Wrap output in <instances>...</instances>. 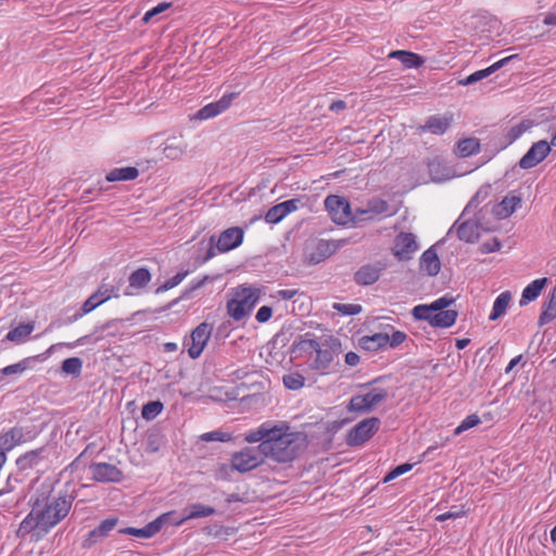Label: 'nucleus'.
I'll return each mask as SVG.
<instances>
[{
	"label": "nucleus",
	"instance_id": "f257e3e1",
	"mask_svg": "<svg viewBox=\"0 0 556 556\" xmlns=\"http://www.w3.org/2000/svg\"><path fill=\"white\" fill-rule=\"evenodd\" d=\"M243 440L250 444L260 443L266 458L288 463L298 456L304 437L300 432L291 431L286 421H265L247 432Z\"/></svg>",
	"mask_w": 556,
	"mask_h": 556
},
{
	"label": "nucleus",
	"instance_id": "f03ea898",
	"mask_svg": "<svg viewBox=\"0 0 556 556\" xmlns=\"http://www.w3.org/2000/svg\"><path fill=\"white\" fill-rule=\"evenodd\" d=\"M72 504L73 500L67 495H60L45 506H41L37 500L21 522L17 534L20 536L33 534L36 540L41 539L68 515Z\"/></svg>",
	"mask_w": 556,
	"mask_h": 556
},
{
	"label": "nucleus",
	"instance_id": "7ed1b4c3",
	"mask_svg": "<svg viewBox=\"0 0 556 556\" xmlns=\"http://www.w3.org/2000/svg\"><path fill=\"white\" fill-rule=\"evenodd\" d=\"M264 290L251 283H241L227 293V315L236 321L248 317L261 300Z\"/></svg>",
	"mask_w": 556,
	"mask_h": 556
},
{
	"label": "nucleus",
	"instance_id": "20e7f679",
	"mask_svg": "<svg viewBox=\"0 0 556 556\" xmlns=\"http://www.w3.org/2000/svg\"><path fill=\"white\" fill-rule=\"evenodd\" d=\"M266 456L261 444L256 446H244L231 455V468L240 473L256 469L266 462Z\"/></svg>",
	"mask_w": 556,
	"mask_h": 556
},
{
	"label": "nucleus",
	"instance_id": "39448f33",
	"mask_svg": "<svg viewBox=\"0 0 556 556\" xmlns=\"http://www.w3.org/2000/svg\"><path fill=\"white\" fill-rule=\"evenodd\" d=\"M298 349L306 353H315L316 357L313 363L314 369L323 374L327 372L334 355L331 348H323L319 342L314 339H304L298 343Z\"/></svg>",
	"mask_w": 556,
	"mask_h": 556
},
{
	"label": "nucleus",
	"instance_id": "423d86ee",
	"mask_svg": "<svg viewBox=\"0 0 556 556\" xmlns=\"http://www.w3.org/2000/svg\"><path fill=\"white\" fill-rule=\"evenodd\" d=\"M213 332V326L208 323H201L197 326L190 337L185 340L184 345L187 349L188 355L195 359L204 351Z\"/></svg>",
	"mask_w": 556,
	"mask_h": 556
},
{
	"label": "nucleus",
	"instance_id": "0eeeda50",
	"mask_svg": "<svg viewBox=\"0 0 556 556\" xmlns=\"http://www.w3.org/2000/svg\"><path fill=\"white\" fill-rule=\"evenodd\" d=\"M379 427L380 420L378 418H366L348 432L345 442L349 446H361L374 437Z\"/></svg>",
	"mask_w": 556,
	"mask_h": 556
},
{
	"label": "nucleus",
	"instance_id": "6e6552de",
	"mask_svg": "<svg viewBox=\"0 0 556 556\" xmlns=\"http://www.w3.org/2000/svg\"><path fill=\"white\" fill-rule=\"evenodd\" d=\"M418 249L416 236L413 232L401 231L395 236L391 251L397 261H409Z\"/></svg>",
	"mask_w": 556,
	"mask_h": 556
},
{
	"label": "nucleus",
	"instance_id": "1a4fd4ad",
	"mask_svg": "<svg viewBox=\"0 0 556 556\" xmlns=\"http://www.w3.org/2000/svg\"><path fill=\"white\" fill-rule=\"evenodd\" d=\"M325 206L336 224L346 225L352 220L351 206L345 198L336 194L328 195L325 200Z\"/></svg>",
	"mask_w": 556,
	"mask_h": 556
},
{
	"label": "nucleus",
	"instance_id": "9d476101",
	"mask_svg": "<svg viewBox=\"0 0 556 556\" xmlns=\"http://www.w3.org/2000/svg\"><path fill=\"white\" fill-rule=\"evenodd\" d=\"M387 397L383 389H372L371 391L352 396L348 409L349 412H368Z\"/></svg>",
	"mask_w": 556,
	"mask_h": 556
},
{
	"label": "nucleus",
	"instance_id": "9b49d317",
	"mask_svg": "<svg viewBox=\"0 0 556 556\" xmlns=\"http://www.w3.org/2000/svg\"><path fill=\"white\" fill-rule=\"evenodd\" d=\"M552 147L551 142H547L546 140H539L534 142L527 153L519 160V166L522 169H530L539 165L551 153Z\"/></svg>",
	"mask_w": 556,
	"mask_h": 556
},
{
	"label": "nucleus",
	"instance_id": "f8f14e48",
	"mask_svg": "<svg viewBox=\"0 0 556 556\" xmlns=\"http://www.w3.org/2000/svg\"><path fill=\"white\" fill-rule=\"evenodd\" d=\"M173 515V513H165L159 516L153 521L146 525L143 528H134L128 527L124 529H119L118 532L122 534H129L136 538H143L149 539L154 536L156 533L161 531L163 526L169 520V517Z\"/></svg>",
	"mask_w": 556,
	"mask_h": 556
},
{
	"label": "nucleus",
	"instance_id": "ddd939ff",
	"mask_svg": "<svg viewBox=\"0 0 556 556\" xmlns=\"http://www.w3.org/2000/svg\"><path fill=\"white\" fill-rule=\"evenodd\" d=\"M389 204L386 200L380 198L370 199L366 206L355 210V217L361 220L375 219L380 216H391L394 212H389Z\"/></svg>",
	"mask_w": 556,
	"mask_h": 556
},
{
	"label": "nucleus",
	"instance_id": "4468645a",
	"mask_svg": "<svg viewBox=\"0 0 556 556\" xmlns=\"http://www.w3.org/2000/svg\"><path fill=\"white\" fill-rule=\"evenodd\" d=\"M92 478L98 482H121L124 475L115 465L96 463L90 466Z\"/></svg>",
	"mask_w": 556,
	"mask_h": 556
},
{
	"label": "nucleus",
	"instance_id": "2eb2a0df",
	"mask_svg": "<svg viewBox=\"0 0 556 556\" xmlns=\"http://www.w3.org/2000/svg\"><path fill=\"white\" fill-rule=\"evenodd\" d=\"M244 238V231L240 227H230L224 230L216 242L218 252L226 253L238 248Z\"/></svg>",
	"mask_w": 556,
	"mask_h": 556
},
{
	"label": "nucleus",
	"instance_id": "dca6fc26",
	"mask_svg": "<svg viewBox=\"0 0 556 556\" xmlns=\"http://www.w3.org/2000/svg\"><path fill=\"white\" fill-rule=\"evenodd\" d=\"M235 97L236 93L224 94L218 101L204 105L197 112V118L203 121L219 115L230 106Z\"/></svg>",
	"mask_w": 556,
	"mask_h": 556
},
{
	"label": "nucleus",
	"instance_id": "f3484780",
	"mask_svg": "<svg viewBox=\"0 0 556 556\" xmlns=\"http://www.w3.org/2000/svg\"><path fill=\"white\" fill-rule=\"evenodd\" d=\"M384 269L386 264L382 262L366 264L355 273L354 279L358 285L369 286L375 283L380 278V275Z\"/></svg>",
	"mask_w": 556,
	"mask_h": 556
},
{
	"label": "nucleus",
	"instance_id": "a211bd4d",
	"mask_svg": "<svg viewBox=\"0 0 556 556\" xmlns=\"http://www.w3.org/2000/svg\"><path fill=\"white\" fill-rule=\"evenodd\" d=\"M298 210V200L292 199L270 207L266 215L265 220L268 224H277L282 220L287 215Z\"/></svg>",
	"mask_w": 556,
	"mask_h": 556
},
{
	"label": "nucleus",
	"instance_id": "6ab92c4d",
	"mask_svg": "<svg viewBox=\"0 0 556 556\" xmlns=\"http://www.w3.org/2000/svg\"><path fill=\"white\" fill-rule=\"evenodd\" d=\"M114 293L113 287L102 285L92 295H90L81 306L83 314L92 312L100 304L106 302Z\"/></svg>",
	"mask_w": 556,
	"mask_h": 556
},
{
	"label": "nucleus",
	"instance_id": "aec40b11",
	"mask_svg": "<svg viewBox=\"0 0 556 556\" xmlns=\"http://www.w3.org/2000/svg\"><path fill=\"white\" fill-rule=\"evenodd\" d=\"M520 204L521 198L515 193H509L494 206L493 213L497 218L504 219L509 217Z\"/></svg>",
	"mask_w": 556,
	"mask_h": 556
},
{
	"label": "nucleus",
	"instance_id": "412c9836",
	"mask_svg": "<svg viewBox=\"0 0 556 556\" xmlns=\"http://www.w3.org/2000/svg\"><path fill=\"white\" fill-rule=\"evenodd\" d=\"M517 55H509L507 58L501 59L500 61L493 63L491 66L477 71L469 76H467L465 79L460 80L459 83L464 86L475 84L479 80H482L496 72L497 70L502 68L505 64H507L510 60L515 59Z\"/></svg>",
	"mask_w": 556,
	"mask_h": 556
},
{
	"label": "nucleus",
	"instance_id": "4be33fe9",
	"mask_svg": "<svg viewBox=\"0 0 556 556\" xmlns=\"http://www.w3.org/2000/svg\"><path fill=\"white\" fill-rule=\"evenodd\" d=\"M23 430L22 428H11L10 430L0 434V451L10 452L15 446L22 443L23 440Z\"/></svg>",
	"mask_w": 556,
	"mask_h": 556
},
{
	"label": "nucleus",
	"instance_id": "5701e85b",
	"mask_svg": "<svg viewBox=\"0 0 556 556\" xmlns=\"http://www.w3.org/2000/svg\"><path fill=\"white\" fill-rule=\"evenodd\" d=\"M388 56L390 59H397L405 68H418L425 62L419 54L406 50L392 51Z\"/></svg>",
	"mask_w": 556,
	"mask_h": 556
},
{
	"label": "nucleus",
	"instance_id": "b1692460",
	"mask_svg": "<svg viewBox=\"0 0 556 556\" xmlns=\"http://www.w3.org/2000/svg\"><path fill=\"white\" fill-rule=\"evenodd\" d=\"M43 453L45 447H39L26 452L16 459V465L21 470L33 469L34 467L38 466L40 462L45 458Z\"/></svg>",
	"mask_w": 556,
	"mask_h": 556
},
{
	"label": "nucleus",
	"instance_id": "393cba45",
	"mask_svg": "<svg viewBox=\"0 0 556 556\" xmlns=\"http://www.w3.org/2000/svg\"><path fill=\"white\" fill-rule=\"evenodd\" d=\"M534 126V122L532 119L526 118L519 122L518 124L508 128L504 134V143L509 146L514 143L517 139H519L523 134L529 131Z\"/></svg>",
	"mask_w": 556,
	"mask_h": 556
},
{
	"label": "nucleus",
	"instance_id": "a878e982",
	"mask_svg": "<svg viewBox=\"0 0 556 556\" xmlns=\"http://www.w3.org/2000/svg\"><path fill=\"white\" fill-rule=\"evenodd\" d=\"M420 268L430 276H435L441 268L437 252L432 249L426 250L420 257Z\"/></svg>",
	"mask_w": 556,
	"mask_h": 556
},
{
	"label": "nucleus",
	"instance_id": "bb28decb",
	"mask_svg": "<svg viewBox=\"0 0 556 556\" xmlns=\"http://www.w3.org/2000/svg\"><path fill=\"white\" fill-rule=\"evenodd\" d=\"M451 123L452 115H434L428 118L422 129L434 135H442L448 129Z\"/></svg>",
	"mask_w": 556,
	"mask_h": 556
},
{
	"label": "nucleus",
	"instance_id": "cd10ccee",
	"mask_svg": "<svg viewBox=\"0 0 556 556\" xmlns=\"http://www.w3.org/2000/svg\"><path fill=\"white\" fill-rule=\"evenodd\" d=\"M547 281V278H540L530 282L522 291L520 305H526L539 298Z\"/></svg>",
	"mask_w": 556,
	"mask_h": 556
},
{
	"label": "nucleus",
	"instance_id": "c85d7f7f",
	"mask_svg": "<svg viewBox=\"0 0 556 556\" xmlns=\"http://www.w3.org/2000/svg\"><path fill=\"white\" fill-rule=\"evenodd\" d=\"M388 343L389 334L382 332L365 336L359 340L361 346L366 351H378L382 348H386Z\"/></svg>",
	"mask_w": 556,
	"mask_h": 556
},
{
	"label": "nucleus",
	"instance_id": "c756f323",
	"mask_svg": "<svg viewBox=\"0 0 556 556\" xmlns=\"http://www.w3.org/2000/svg\"><path fill=\"white\" fill-rule=\"evenodd\" d=\"M34 329H35V323L34 321H29L27 324H21L17 327H15L12 330H10L7 333L5 339L11 341V342H15L17 344L22 343V342H25L26 339L34 331Z\"/></svg>",
	"mask_w": 556,
	"mask_h": 556
},
{
	"label": "nucleus",
	"instance_id": "7c9ffc66",
	"mask_svg": "<svg viewBox=\"0 0 556 556\" xmlns=\"http://www.w3.org/2000/svg\"><path fill=\"white\" fill-rule=\"evenodd\" d=\"M457 316L458 314L455 309L437 312L431 316L430 325L433 327L447 328L455 324Z\"/></svg>",
	"mask_w": 556,
	"mask_h": 556
},
{
	"label": "nucleus",
	"instance_id": "2f4dec72",
	"mask_svg": "<svg viewBox=\"0 0 556 556\" xmlns=\"http://www.w3.org/2000/svg\"><path fill=\"white\" fill-rule=\"evenodd\" d=\"M139 176V170L136 167L127 166L121 168H114L106 175V180L110 182L114 181H128L134 180Z\"/></svg>",
	"mask_w": 556,
	"mask_h": 556
},
{
	"label": "nucleus",
	"instance_id": "473e14b6",
	"mask_svg": "<svg viewBox=\"0 0 556 556\" xmlns=\"http://www.w3.org/2000/svg\"><path fill=\"white\" fill-rule=\"evenodd\" d=\"M480 142L476 138H465L457 142L455 153L459 157H468L479 153Z\"/></svg>",
	"mask_w": 556,
	"mask_h": 556
},
{
	"label": "nucleus",
	"instance_id": "72a5a7b5",
	"mask_svg": "<svg viewBox=\"0 0 556 556\" xmlns=\"http://www.w3.org/2000/svg\"><path fill=\"white\" fill-rule=\"evenodd\" d=\"M511 294L509 291L502 292L494 301L492 312L489 316L490 320H496L506 313L510 303Z\"/></svg>",
	"mask_w": 556,
	"mask_h": 556
},
{
	"label": "nucleus",
	"instance_id": "f704fd0d",
	"mask_svg": "<svg viewBox=\"0 0 556 556\" xmlns=\"http://www.w3.org/2000/svg\"><path fill=\"white\" fill-rule=\"evenodd\" d=\"M215 513V509L202 504H193L189 507V514L184 518L174 521L175 526H181L186 520L208 517Z\"/></svg>",
	"mask_w": 556,
	"mask_h": 556
},
{
	"label": "nucleus",
	"instance_id": "c9c22d12",
	"mask_svg": "<svg viewBox=\"0 0 556 556\" xmlns=\"http://www.w3.org/2000/svg\"><path fill=\"white\" fill-rule=\"evenodd\" d=\"M151 280V274L147 268L135 270L129 277V287L135 289L144 288Z\"/></svg>",
	"mask_w": 556,
	"mask_h": 556
},
{
	"label": "nucleus",
	"instance_id": "e433bc0d",
	"mask_svg": "<svg viewBox=\"0 0 556 556\" xmlns=\"http://www.w3.org/2000/svg\"><path fill=\"white\" fill-rule=\"evenodd\" d=\"M554 318H556V283L549 293L548 301L545 304V307L541 314L540 320L543 324L546 321H551Z\"/></svg>",
	"mask_w": 556,
	"mask_h": 556
},
{
	"label": "nucleus",
	"instance_id": "4c0bfd02",
	"mask_svg": "<svg viewBox=\"0 0 556 556\" xmlns=\"http://www.w3.org/2000/svg\"><path fill=\"white\" fill-rule=\"evenodd\" d=\"M164 405L161 401H151L143 405L141 416L146 420L156 418L163 410Z\"/></svg>",
	"mask_w": 556,
	"mask_h": 556
},
{
	"label": "nucleus",
	"instance_id": "58836bf2",
	"mask_svg": "<svg viewBox=\"0 0 556 556\" xmlns=\"http://www.w3.org/2000/svg\"><path fill=\"white\" fill-rule=\"evenodd\" d=\"M201 441L203 442H230L233 440V437L231 433L222 431V430H214L210 432L202 433L200 435Z\"/></svg>",
	"mask_w": 556,
	"mask_h": 556
},
{
	"label": "nucleus",
	"instance_id": "ea45409f",
	"mask_svg": "<svg viewBox=\"0 0 556 556\" xmlns=\"http://www.w3.org/2000/svg\"><path fill=\"white\" fill-rule=\"evenodd\" d=\"M283 384L290 390H300L304 387L305 378L299 372H290L283 376Z\"/></svg>",
	"mask_w": 556,
	"mask_h": 556
},
{
	"label": "nucleus",
	"instance_id": "a19ab883",
	"mask_svg": "<svg viewBox=\"0 0 556 556\" xmlns=\"http://www.w3.org/2000/svg\"><path fill=\"white\" fill-rule=\"evenodd\" d=\"M83 363L78 357H70L63 361L62 370L68 375L78 376L81 371Z\"/></svg>",
	"mask_w": 556,
	"mask_h": 556
},
{
	"label": "nucleus",
	"instance_id": "79ce46f5",
	"mask_svg": "<svg viewBox=\"0 0 556 556\" xmlns=\"http://www.w3.org/2000/svg\"><path fill=\"white\" fill-rule=\"evenodd\" d=\"M481 422V419L478 415L471 414L468 415L454 430L455 435H459L464 431H467Z\"/></svg>",
	"mask_w": 556,
	"mask_h": 556
},
{
	"label": "nucleus",
	"instance_id": "37998d69",
	"mask_svg": "<svg viewBox=\"0 0 556 556\" xmlns=\"http://www.w3.org/2000/svg\"><path fill=\"white\" fill-rule=\"evenodd\" d=\"M29 362H30V358H24L16 364H12V365L3 367L0 370V374H2L4 376L22 374L29 367Z\"/></svg>",
	"mask_w": 556,
	"mask_h": 556
},
{
	"label": "nucleus",
	"instance_id": "c03bdc74",
	"mask_svg": "<svg viewBox=\"0 0 556 556\" xmlns=\"http://www.w3.org/2000/svg\"><path fill=\"white\" fill-rule=\"evenodd\" d=\"M172 7V3L170 2H161L159 3L156 7L148 10L143 17H142V22L144 24H149L152 18L163 12H165L166 10H168L169 8Z\"/></svg>",
	"mask_w": 556,
	"mask_h": 556
},
{
	"label": "nucleus",
	"instance_id": "a18cd8bd",
	"mask_svg": "<svg viewBox=\"0 0 556 556\" xmlns=\"http://www.w3.org/2000/svg\"><path fill=\"white\" fill-rule=\"evenodd\" d=\"M332 308L342 315L350 316L357 315L362 312V306L359 304L333 303Z\"/></svg>",
	"mask_w": 556,
	"mask_h": 556
},
{
	"label": "nucleus",
	"instance_id": "49530a36",
	"mask_svg": "<svg viewBox=\"0 0 556 556\" xmlns=\"http://www.w3.org/2000/svg\"><path fill=\"white\" fill-rule=\"evenodd\" d=\"M117 523H118L117 517H111V518L104 519L97 527L98 533L102 536V539H104L117 526Z\"/></svg>",
	"mask_w": 556,
	"mask_h": 556
},
{
	"label": "nucleus",
	"instance_id": "de8ad7c7",
	"mask_svg": "<svg viewBox=\"0 0 556 556\" xmlns=\"http://www.w3.org/2000/svg\"><path fill=\"white\" fill-rule=\"evenodd\" d=\"M433 315L429 305H417L413 308V316L418 320H428L431 321V316Z\"/></svg>",
	"mask_w": 556,
	"mask_h": 556
},
{
	"label": "nucleus",
	"instance_id": "09e8293b",
	"mask_svg": "<svg viewBox=\"0 0 556 556\" xmlns=\"http://www.w3.org/2000/svg\"><path fill=\"white\" fill-rule=\"evenodd\" d=\"M413 468V465L412 464H408V463H405V464H402V465H399L396 466L394 469H392L384 478H383V482H389L397 477H400L401 475H404L406 472H408L410 469Z\"/></svg>",
	"mask_w": 556,
	"mask_h": 556
},
{
	"label": "nucleus",
	"instance_id": "8fccbe9b",
	"mask_svg": "<svg viewBox=\"0 0 556 556\" xmlns=\"http://www.w3.org/2000/svg\"><path fill=\"white\" fill-rule=\"evenodd\" d=\"M187 271L185 273H178L176 274L175 276H173L172 278H169L168 280H166L164 282L163 286H161L157 291H166V290H169V289H173L175 288L176 286H178L180 282H182V280L186 278L187 276Z\"/></svg>",
	"mask_w": 556,
	"mask_h": 556
},
{
	"label": "nucleus",
	"instance_id": "3c124183",
	"mask_svg": "<svg viewBox=\"0 0 556 556\" xmlns=\"http://www.w3.org/2000/svg\"><path fill=\"white\" fill-rule=\"evenodd\" d=\"M453 302L452 298L442 296L440 299H437L433 301L429 307L431 308L432 313L445 311V308Z\"/></svg>",
	"mask_w": 556,
	"mask_h": 556
},
{
	"label": "nucleus",
	"instance_id": "603ef678",
	"mask_svg": "<svg viewBox=\"0 0 556 556\" xmlns=\"http://www.w3.org/2000/svg\"><path fill=\"white\" fill-rule=\"evenodd\" d=\"M273 316V309L270 306L263 305L258 308L255 315V319L260 324L267 323Z\"/></svg>",
	"mask_w": 556,
	"mask_h": 556
},
{
	"label": "nucleus",
	"instance_id": "864d4df0",
	"mask_svg": "<svg viewBox=\"0 0 556 556\" xmlns=\"http://www.w3.org/2000/svg\"><path fill=\"white\" fill-rule=\"evenodd\" d=\"M407 336L404 331L395 330L391 336H389V345L391 348H396L402 344L406 340Z\"/></svg>",
	"mask_w": 556,
	"mask_h": 556
},
{
	"label": "nucleus",
	"instance_id": "5fc2aeb1",
	"mask_svg": "<svg viewBox=\"0 0 556 556\" xmlns=\"http://www.w3.org/2000/svg\"><path fill=\"white\" fill-rule=\"evenodd\" d=\"M100 540H102V536L98 533V530L96 528L88 533V535L86 536V539L83 542V547L90 548L96 543H98Z\"/></svg>",
	"mask_w": 556,
	"mask_h": 556
},
{
	"label": "nucleus",
	"instance_id": "6e6d98bb",
	"mask_svg": "<svg viewBox=\"0 0 556 556\" xmlns=\"http://www.w3.org/2000/svg\"><path fill=\"white\" fill-rule=\"evenodd\" d=\"M466 515V510L457 509V510H448L444 514H441L437 517L439 521H445L447 519H456Z\"/></svg>",
	"mask_w": 556,
	"mask_h": 556
},
{
	"label": "nucleus",
	"instance_id": "4d7b16f0",
	"mask_svg": "<svg viewBox=\"0 0 556 556\" xmlns=\"http://www.w3.org/2000/svg\"><path fill=\"white\" fill-rule=\"evenodd\" d=\"M298 294V290L295 289H281L278 290L276 296L280 300L289 301L292 300Z\"/></svg>",
	"mask_w": 556,
	"mask_h": 556
},
{
	"label": "nucleus",
	"instance_id": "13d9d810",
	"mask_svg": "<svg viewBox=\"0 0 556 556\" xmlns=\"http://www.w3.org/2000/svg\"><path fill=\"white\" fill-rule=\"evenodd\" d=\"M345 363L350 366H356L359 363V356L355 352H348Z\"/></svg>",
	"mask_w": 556,
	"mask_h": 556
},
{
	"label": "nucleus",
	"instance_id": "bf43d9fd",
	"mask_svg": "<svg viewBox=\"0 0 556 556\" xmlns=\"http://www.w3.org/2000/svg\"><path fill=\"white\" fill-rule=\"evenodd\" d=\"M543 23L547 26H555L556 25V7L554 8V11L546 14Z\"/></svg>",
	"mask_w": 556,
	"mask_h": 556
},
{
	"label": "nucleus",
	"instance_id": "052dcab7",
	"mask_svg": "<svg viewBox=\"0 0 556 556\" xmlns=\"http://www.w3.org/2000/svg\"><path fill=\"white\" fill-rule=\"evenodd\" d=\"M440 167V163L432 162L429 164V172L432 175L433 179L441 180V177L434 176V173H437V169Z\"/></svg>",
	"mask_w": 556,
	"mask_h": 556
},
{
	"label": "nucleus",
	"instance_id": "680f3d73",
	"mask_svg": "<svg viewBox=\"0 0 556 556\" xmlns=\"http://www.w3.org/2000/svg\"><path fill=\"white\" fill-rule=\"evenodd\" d=\"M343 109H345V102L341 101V100L336 101V102L331 103V105H330L331 111H341Z\"/></svg>",
	"mask_w": 556,
	"mask_h": 556
},
{
	"label": "nucleus",
	"instance_id": "e2e57ef3",
	"mask_svg": "<svg viewBox=\"0 0 556 556\" xmlns=\"http://www.w3.org/2000/svg\"><path fill=\"white\" fill-rule=\"evenodd\" d=\"M469 342H470L469 339H457L456 340V348L458 350H463V349H465L469 344Z\"/></svg>",
	"mask_w": 556,
	"mask_h": 556
},
{
	"label": "nucleus",
	"instance_id": "0e129e2a",
	"mask_svg": "<svg viewBox=\"0 0 556 556\" xmlns=\"http://www.w3.org/2000/svg\"><path fill=\"white\" fill-rule=\"evenodd\" d=\"M519 358H520V356L513 358V359L509 362V364H508V366H507V368H506V371L511 370V369L517 365V363L519 362Z\"/></svg>",
	"mask_w": 556,
	"mask_h": 556
},
{
	"label": "nucleus",
	"instance_id": "69168bd1",
	"mask_svg": "<svg viewBox=\"0 0 556 556\" xmlns=\"http://www.w3.org/2000/svg\"><path fill=\"white\" fill-rule=\"evenodd\" d=\"M165 349L167 351H175L177 349V344L176 343H166Z\"/></svg>",
	"mask_w": 556,
	"mask_h": 556
},
{
	"label": "nucleus",
	"instance_id": "338daca9",
	"mask_svg": "<svg viewBox=\"0 0 556 556\" xmlns=\"http://www.w3.org/2000/svg\"><path fill=\"white\" fill-rule=\"evenodd\" d=\"M551 539L553 542H556V526L551 531Z\"/></svg>",
	"mask_w": 556,
	"mask_h": 556
},
{
	"label": "nucleus",
	"instance_id": "774afa93",
	"mask_svg": "<svg viewBox=\"0 0 556 556\" xmlns=\"http://www.w3.org/2000/svg\"><path fill=\"white\" fill-rule=\"evenodd\" d=\"M551 144H552L554 148H556V129H555L554 135L552 136Z\"/></svg>",
	"mask_w": 556,
	"mask_h": 556
}]
</instances>
